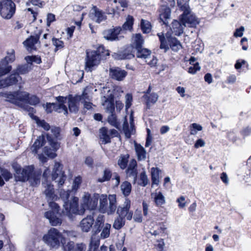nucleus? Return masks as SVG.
<instances>
[{
  "label": "nucleus",
  "instance_id": "nucleus-1",
  "mask_svg": "<svg viewBox=\"0 0 251 251\" xmlns=\"http://www.w3.org/2000/svg\"><path fill=\"white\" fill-rule=\"evenodd\" d=\"M36 123L39 126H41L45 130H50V132L47 133L46 136L42 135L38 137L30 148L31 152L36 154L38 150L44 146V153L49 157L53 158L56 156L55 151L60 147L59 143L54 140V138L58 137L60 129L55 126L50 127L49 124L44 120L37 119Z\"/></svg>",
  "mask_w": 251,
  "mask_h": 251
},
{
  "label": "nucleus",
  "instance_id": "nucleus-2",
  "mask_svg": "<svg viewBox=\"0 0 251 251\" xmlns=\"http://www.w3.org/2000/svg\"><path fill=\"white\" fill-rule=\"evenodd\" d=\"M43 185L44 188V193L49 202V206L52 209V210L46 212L44 216L49 220L51 226L60 225L62 223V220L56 215L59 211V206L57 203L52 201L57 199V196L54 194L53 185L48 181H44Z\"/></svg>",
  "mask_w": 251,
  "mask_h": 251
},
{
  "label": "nucleus",
  "instance_id": "nucleus-3",
  "mask_svg": "<svg viewBox=\"0 0 251 251\" xmlns=\"http://www.w3.org/2000/svg\"><path fill=\"white\" fill-rule=\"evenodd\" d=\"M60 198L64 201L63 210L64 215L67 216L72 221L74 220L76 215H82L84 214V208H78V199L77 197H70V191L61 190Z\"/></svg>",
  "mask_w": 251,
  "mask_h": 251
},
{
  "label": "nucleus",
  "instance_id": "nucleus-4",
  "mask_svg": "<svg viewBox=\"0 0 251 251\" xmlns=\"http://www.w3.org/2000/svg\"><path fill=\"white\" fill-rule=\"evenodd\" d=\"M14 175L16 181L25 182L28 181L32 186H36L40 183L41 170H34L33 166H27L23 168L16 167Z\"/></svg>",
  "mask_w": 251,
  "mask_h": 251
},
{
  "label": "nucleus",
  "instance_id": "nucleus-5",
  "mask_svg": "<svg viewBox=\"0 0 251 251\" xmlns=\"http://www.w3.org/2000/svg\"><path fill=\"white\" fill-rule=\"evenodd\" d=\"M2 96L6 98V100L21 107L25 103L35 105L39 102V99L36 96L29 97L28 93L24 91L2 93Z\"/></svg>",
  "mask_w": 251,
  "mask_h": 251
},
{
  "label": "nucleus",
  "instance_id": "nucleus-6",
  "mask_svg": "<svg viewBox=\"0 0 251 251\" xmlns=\"http://www.w3.org/2000/svg\"><path fill=\"white\" fill-rule=\"evenodd\" d=\"M180 22L174 20V34L176 36H180L182 34L184 26L195 27L199 24L197 19L190 9L183 12L180 16Z\"/></svg>",
  "mask_w": 251,
  "mask_h": 251
},
{
  "label": "nucleus",
  "instance_id": "nucleus-7",
  "mask_svg": "<svg viewBox=\"0 0 251 251\" xmlns=\"http://www.w3.org/2000/svg\"><path fill=\"white\" fill-rule=\"evenodd\" d=\"M44 242L50 248L57 249L66 244L65 237L55 228L51 227L43 237Z\"/></svg>",
  "mask_w": 251,
  "mask_h": 251
},
{
  "label": "nucleus",
  "instance_id": "nucleus-8",
  "mask_svg": "<svg viewBox=\"0 0 251 251\" xmlns=\"http://www.w3.org/2000/svg\"><path fill=\"white\" fill-rule=\"evenodd\" d=\"M116 208V198L115 195H109L108 199L106 195H102L100 197L99 210L101 213L112 214L114 213Z\"/></svg>",
  "mask_w": 251,
  "mask_h": 251
},
{
  "label": "nucleus",
  "instance_id": "nucleus-9",
  "mask_svg": "<svg viewBox=\"0 0 251 251\" xmlns=\"http://www.w3.org/2000/svg\"><path fill=\"white\" fill-rule=\"evenodd\" d=\"M110 55L108 50H106L103 45L98 47L96 50L86 51V61L85 63H97L106 59Z\"/></svg>",
  "mask_w": 251,
  "mask_h": 251
},
{
  "label": "nucleus",
  "instance_id": "nucleus-10",
  "mask_svg": "<svg viewBox=\"0 0 251 251\" xmlns=\"http://www.w3.org/2000/svg\"><path fill=\"white\" fill-rule=\"evenodd\" d=\"M101 102L107 111L114 110L113 91L108 87H103L101 91Z\"/></svg>",
  "mask_w": 251,
  "mask_h": 251
},
{
  "label": "nucleus",
  "instance_id": "nucleus-11",
  "mask_svg": "<svg viewBox=\"0 0 251 251\" xmlns=\"http://www.w3.org/2000/svg\"><path fill=\"white\" fill-rule=\"evenodd\" d=\"M16 5L12 0H2L0 2V14L5 19H11L15 13Z\"/></svg>",
  "mask_w": 251,
  "mask_h": 251
},
{
  "label": "nucleus",
  "instance_id": "nucleus-12",
  "mask_svg": "<svg viewBox=\"0 0 251 251\" xmlns=\"http://www.w3.org/2000/svg\"><path fill=\"white\" fill-rule=\"evenodd\" d=\"M56 103H47L46 106V110L47 113H51L53 110L58 112L63 113L64 115L68 114V109L64 104L66 98L59 96L56 98Z\"/></svg>",
  "mask_w": 251,
  "mask_h": 251
},
{
  "label": "nucleus",
  "instance_id": "nucleus-13",
  "mask_svg": "<svg viewBox=\"0 0 251 251\" xmlns=\"http://www.w3.org/2000/svg\"><path fill=\"white\" fill-rule=\"evenodd\" d=\"M170 30L166 33V37L162 33H161V34L159 33H157V36L160 42V48L161 49H164L165 52L169 50V46L171 49H173V31L170 26Z\"/></svg>",
  "mask_w": 251,
  "mask_h": 251
},
{
  "label": "nucleus",
  "instance_id": "nucleus-14",
  "mask_svg": "<svg viewBox=\"0 0 251 251\" xmlns=\"http://www.w3.org/2000/svg\"><path fill=\"white\" fill-rule=\"evenodd\" d=\"M130 208V201L126 199L123 205L119 206L117 208V214L123 218H126L127 220L130 221L133 216V212L129 210Z\"/></svg>",
  "mask_w": 251,
  "mask_h": 251
},
{
  "label": "nucleus",
  "instance_id": "nucleus-15",
  "mask_svg": "<svg viewBox=\"0 0 251 251\" xmlns=\"http://www.w3.org/2000/svg\"><path fill=\"white\" fill-rule=\"evenodd\" d=\"M62 169L61 165L58 162H55L51 174L52 180H55L59 185L63 184L66 178Z\"/></svg>",
  "mask_w": 251,
  "mask_h": 251
},
{
  "label": "nucleus",
  "instance_id": "nucleus-16",
  "mask_svg": "<svg viewBox=\"0 0 251 251\" xmlns=\"http://www.w3.org/2000/svg\"><path fill=\"white\" fill-rule=\"evenodd\" d=\"M82 203L80 209L87 208L93 210L95 208L98 204V195L94 196L91 198L90 195L88 193H85L82 196Z\"/></svg>",
  "mask_w": 251,
  "mask_h": 251
},
{
  "label": "nucleus",
  "instance_id": "nucleus-17",
  "mask_svg": "<svg viewBox=\"0 0 251 251\" xmlns=\"http://www.w3.org/2000/svg\"><path fill=\"white\" fill-rule=\"evenodd\" d=\"M89 17L97 24H100L107 19L105 13L96 6L92 7V11L89 13Z\"/></svg>",
  "mask_w": 251,
  "mask_h": 251
},
{
  "label": "nucleus",
  "instance_id": "nucleus-18",
  "mask_svg": "<svg viewBox=\"0 0 251 251\" xmlns=\"http://www.w3.org/2000/svg\"><path fill=\"white\" fill-rule=\"evenodd\" d=\"M95 219L91 215L87 216L79 222L78 226L82 232H88L94 224Z\"/></svg>",
  "mask_w": 251,
  "mask_h": 251
},
{
  "label": "nucleus",
  "instance_id": "nucleus-19",
  "mask_svg": "<svg viewBox=\"0 0 251 251\" xmlns=\"http://www.w3.org/2000/svg\"><path fill=\"white\" fill-rule=\"evenodd\" d=\"M66 98L65 103L67 101L68 108L71 112L76 113L78 110L79 102L80 101V97L75 96L73 97L72 95H69Z\"/></svg>",
  "mask_w": 251,
  "mask_h": 251
},
{
  "label": "nucleus",
  "instance_id": "nucleus-20",
  "mask_svg": "<svg viewBox=\"0 0 251 251\" xmlns=\"http://www.w3.org/2000/svg\"><path fill=\"white\" fill-rule=\"evenodd\" d=\"M122 31L120 26H116L113 28L105 30L102 32L103 37L107 40L114 41L118 40V35Z\"/></svg>",
  "mask_w": 251,
  "mask_h": 251
},
{
  "label": "nucleus",
  "instance_id": "nucleus-21",
  "mask_svg": "<svg viewBox=\"0 0 251 251\" xmlns=\"http://www.w3.org/2000/svg\"><path fill=\"white\" fill-rule=\"evenodd\" d=\"M21 80L22 77L19 74L16 73L11 74L5 79L0 80V88L16 84L19 81Z\"/></svg>",
  "mask_w": 251,
  "mask_h": 251
},
{
  "label": "nucleus",
  "instance_id": "nucleus-22",
  "mask_svg": "<svg viewBox=\"0 0 251 251\" xmlns=\"http://www.w3.org/2000/svg\"><path fill=\"white\" fill-rule=\"evenodd\" d=\"M111 77L118 81H122L127 75V73L120 68H111L109 70Z\"/></svg>",
  "mask_w": 251,
  "mask_h": 251
},
{
  "label": "nucleus",
  "instance_id": "nucleus-23",
  "mask_svg": "<svg viewBox=\"0 0 251 251\" xmlns=\"http://www.w3.org/2000/svg\"><path fill=\"white\" fill-rule=\"evenodd\" d=\"M64 251H84L86 246L83 243L75 244L73 241H69L63 244Z\"/></svg>",
  "mask_w": 251,
  "mask_h": 251
},
{
  "label": "nucleus",
  "instance_id": "nucleus-24",
  "mask_svg": "<svg viewBox=\"0 0 251 251\" xmlns=\"http://www.w3.org/2000/svg\"><path fill=\"white\" fill-rule=\"evenodd\" d=\"M112 57L116 60H120L132 58L134 57V55L128 50H124L118 52H114L112 54Z\"/></svg>",
  "mask_w": 251,
  "mask_h": 251
},
{
  "label": "nucleus",
  "instance_id": "nucleus-25",
  "mask_svg": "<svg viewBox=\"0 0 251 251\" xmlns=\"http://www.w3.org/2000/svg\"><path fill=\"white\" fill-rule=\"evenodd\" d=\"M161 171L157 168H152L151 169V186L153 185H158L160 182V174Z\"/></svg>",
  "mask_w": 251,
  "mask_h": 251
},
{
  "label": "nucleus",
  "instance_id": "nucleus-26",
  "mask_svg": "<svg viewBox=\"0 0 251 251\" xmlns=\"http://www.w3.org/2000/svg\"><path fill=\"white\" fill-rule=\"evenodd\" d=\"M171 13V9L169 7L163 6L162 8V12L160 14V19L163 24L166 25L168 24L167 20L170 19Z\"/></svg>",
  "mask_w": 251,
  "mask_h": 251
},
{
  "label": "nucleus",
  "instance_id": "nucleus-27",
  "mask_svg": "<svg viewBox=\"0 0 251 251\" xmlns=\"http://www.w3.org/2000/svg\"><path fill=\"white\" fill-rule=\"evenodd\" d=\"M135 150L139 160H145L146 158V151L145 149L140 144L135 143Z\"/></svg>",
  "mask_w": 251,
  "mask_h": 251
},
{
  "label": "nucleus",
  "instance_id": "nucleus-28",
  "mask_svg": "<svg viewBox=\"0 0 251 251\" xmlns=\"http://www.w3.org/2000/svg\"><path fill=\"white\" fill-rule=\"evenodd\" d=\"M97 233H93L91 236V242L90 243V250H93L94 251H100L98 250L100 245V238L97 236Z\"/></svg>",
  "mask_w": 251,
  "mask_h": 251
},
{
  "label": "nucleus",
  "instance_id": "nucleus-29",
  "mask_svg": "<svg viewBox=\"0 0 251 251\" xmlns=\"http://www.w3.org/2000/svg\"><path fill=\"white\" fill-rule=\"evenodd\" d=\"M104 222L103 215H100L97 218L96 221L94 222V231L95 233H98L100 232L102 226H104Z\"/></svg>",
  "mask_w": 251,
  "mask_h": 251
},
{
  "label": "nucleus",
  "instance_id": "nucleus-30",
  "mask_svg": "<svg viewBox=\"0 0 251 251\" xmlns=\"http://www.w3.org/2000/svg\"><path fill=\"white\" fill-rule=\"evenodd\" d=\"M12 175L7 170L0 168V186H2L4 185V179L8 181L12 178Z\"/></svg>",
  "mask_w": 251,
  "mask_h": 251
},
{
  "label": "nucleus",
  "instance_id": "nucleus-31",
  "mask_svg": "<svg viewBox=\"0 0 251 251\" xmlns=\"http://www.w3.org/2000/svg\"><path fill=\"white\" fill-rule=\"evenodd\" d=\"M39 39V36H30L29 38L26 39L23 42V44L28 48L32 49L34 45L38 42Z\"/></svg>",
  "mask_w": 251,
  "mask_h": 251
},
{
  "label": "nucleus",
  "instance_id": "nucleus-32",
  "mask_svg": "<svg viewBox=\"0 0 251 251\" xmlns=\"http://www.w3.org/2000/svg\"><path fill=\"white\" fill-rule=\"evenodd\" d=\"M137 52L136 55L137 58L146 59L150 56L151 51L147 49L143 48L136 49Z\"/></svg>",
  "mask_w": 251,
  "mask_h": 251
},
{
  "label": "nucleus",
  "instance_id": "nucleus-33",
  "mask_svg": "<svg viewBox=\"0 0 251 251\" xmlns=\"http://www.w3.org/2000/svg\"><path fill=\"white\" fill-rule=\"evenodd\" d=\"M32 64H22L18 65L16 70V74L24 75L27 73L31 70Z\"/></svg>",
  "mask_w": 251,
  "mask_h": 251
},
{
  "label": "nucleus",
  "instance_id": "nucleus-34",
  "mask_svg": "<svg viewBox=\"0 0 251 251\" xmlns=\"http://www.w3.org/2000/svg\"><path fill=\"white\" fill-rule=\"evenodd\" d=\"M112 176L111 171L108 168H105L102 173V176H100L98 179L99 182H103L109 181Z\"/></svg>",
  "mask_w": 251,
  "mask_h": 251
},
{
  "label": "nucleus",
  "instance_id": "nucleus-35",
  "mask_svg": "<svg viewBox=\"0 0 251 251\" xmlns=\"http://www.w3.org/2000/svg\"><path fill=\"white\" fill-rule=\"evenodd\" d=\"M121 190L125 196H128L131 190V185L128 181H124L121 185Z\"/></svg>",
  "mask_w": 251,
  "mask_h": 251
},
{
  "label": "nucleus",
  "instance_id": "nucleus-36",
  "mask_svg": "<svg viewBox=\"0 0 251 251\" xmlns=\"http://www.w3.org/2000/svg\"><path fill=\"white\" fill-rule=\"evenodd\" d=\"M146 100V103L147 106L155 103L158 100V95L154 93H151L149 95L145 94L144 96Z\"/></svg>",
  "mask_w": 251,
  "mask_h": 251
},
{
  "label": "nucleus",
  "instance_id": "nucleus-37",
  "mask_svg": "<svg viewBox=\"0 0 251 251\" xmlns=\"http://www.w3.org/2000/svg\"><path fill=\"white\" fill-rule=\"evenodd\" d=\"M100 138L102 139L104 143H107L110 142V138L109 136V131L105 127H102L100 130Z\"/></svg>",
  "mask_w": 251,
  "mask_h": 251
},
{
  "label": "nucleus",
  "instance_id": "nucleus-38",
  "mask_svg": "<svg viewBox=\"0 0 251 251\" xmlns=\"http://www.w3.org/2000/svg\"><path fill=\"white\" fill-rule=\"evenodd\" d=\"M125 224V219L118 215V216L115 218L114 220L113 224V227L116 229H120L123 227Z\"/></svg>",
  "mask_w": 251,
  "mask_h": 251
},
{
  "label": "nucleus",
  "instance_id": "nucleus-39",
  "mask_svg": "<svg viewBox=\"0 0 251 251\" xmlns=\"http://www.w3.org/2000/svg\"><path fill=\"white\" fill-rule=\"evenodd\" d=\"M134 22V18L132 16L128 15L126 19V21L125 23L123 24L122 29L123 28V30H130L132 28V25H133Z\"/></svg>",
  "mask_w": 251,
  "mask_h": 251
},
{
  "label": "nucleus",
  "instance_id": "nucleus-40",
  "mask_svg": "<svg viewBox=\"0 0 251 251\" xmlns=\"http://www.w3.org/2000/svg\"><path fill=\"white\" fill-rule=\"evenodd\" d=\"M140 26L142 31L144 33H148L151 31V23L144 19H142L140 23Z\"/></svg>",
  "mask_w": 251,
  "mask_h": 251
},
{
  "label": "nucleus",
  "instance_id": "nucleus-41",
  "mask_svg": "<svg viewBox=\"0 0 251 251\" xmlns=\"http://www.w3.org/2000/svg\"><path fill=\"white\" fill-rule=\"evenodd\" d=\"M188 1L189 0H177V6L179 10L184 12L190 9Z\"/></svg>",
  "mask_w": 251,
  "mask_h": 251
},
{
  "label": "nucleus",
  "instance_id": "nucleus-42",
  "mask_svg": "<svg viewBox=\"0 0 251 251\" xmlns=\"http://www.w3.org/2000/svg\"><path fill=\"white\" fill-rule=\"evenodd\" d=\"M128 157V154L122 155L120 156L118 164L122 169H124L126 167Z\"/></svg>",
  "mask_w": 251,
  "mask_h": 251
},
{
  "label": "nucleus",
  "instance_id": "nucleus-43",
  "mask_svg": "<svg viewBox=\"0 0 251 251\" xmlns=\"http://www.w3.org/2000/svg\"><path fill=\"white\" fill-rule=\"evenodd\" d=\"M15 59V51L12 49L10 51L7 52V55L1 60L0 63L13 62Z\"/></svg>",
  "mask_w": 251,
  "mask_h": 251
},
{
  "label": "nucleus",
  "instance_id": "nucleus-44",
  "mask_svg": "<svg viewBox=\"0 0 251 251\" xmlns=\"http://www.w3.org/2000/svg\"><path fill=\"white\" fill-rule=\"evenodd\" d=\"M144 43V39L143 37L140 33L135 34L134 44L135 46V49H141L142 47V45Z\"/></svg>",
  "mask_w": 251,
  "mask_h": 251
},
{
  "label": "nucleus",
  "instance_id": "nucleus-45",
  "mask_svg": "<svg viewBox=\"0 0 251 251\" xmlns=\"http://www.w3.org/2000/svg\"><path fill=\"white\" fill-rule=\"evenodd\" d=\"M111 228V225L109 224H106L104 225V226L102 229L100 233V237L103 239L107 238L109 236L110 230Z\"/></svg>",
  "mask_w": 251,
  "mask_h": 251
},
{
  "label": "nucleus",
  "instance_id": "nucleus-46",
  "mask_svg": "<svg viewBox=\"0 0 251 251\" xmlns=\"http://www.w3.org/2000/svg\"><path fill=\"white\" fill-rule=\"evenodd\" d=\"M25 60L26 63H41L42 60L40 56L38 55H28L25 57Z\"/></svg>",
  "mask_w": 251,
  "mask_h": 251
},
{
  "label": "nucleus",
  "instance_id": "nucleus-47",
  "mask_svg": "<svg viewBox=\"0 0 251 251\" xmlns=\"http://www.w3.org/2000/svg\"><path fill=\"white\" fill-rule=\"evenodd\" d=\"M113 111H108L110 115L108 117V122L112 126L117 128L118 126V123L117 121V118L115 114H113Z\"/></svg>",
  "mask_w": 251,
  "mask_h": 251
},
{
  "label": "nucleus",
  "instance_id": "nucleus-48",
  "mask_svg": "<svg viewBox=\"0 0 251 251\" xmlns=\"http://www.w3.org/2000/svg\"><path fill=\"white\" fill-rule=\"evenodd\" d=\"M139 184L142 186H146L149 183V180L145 171L142 172L140 175Z\"/></svg>",
  "mask_w": 251,
  "mask_h": 251
},
{
  "label": "nucleus",
  "instance_id": "nucleus-49",
  "mask_svg": "<svg viewBox=\"0 0 251 251\" xmlns=\"http://www.w3.org/2000/svg\"><path fill=\"white\" fill-rule=\"evenodd\" d=\"M11 69L12 67L8 64H0V76L7 74Z\"/></svg>",
  "mask_w": 251,
  "mask_h": 251
},
{
  "label": "nucleus",
  "instance_id": "nucleus-50",
  "mask_svg": "<svg viewBox=\"0 0 251 251\" xmlns=\"http://www.w3.org/2000/svg\"><path fill=\"white\" fill-rule=\"evenodd\" d=\"M154 201L157 205H161L165 203V198L161 192H159L155 196Z\"/></svg>",
  "mask_w": 251,
  "mask_h": 251
},
{
  "label": "nucleus",
  "instance_id": "nucleus-51",
  "mask_svg": "<svg viewBox=\"0 0 251 251\" xmlns=\"http://www.w3.org/2000/svg\"><path fill=\"white\" fill-rule=\"evenodd\" d=\"M182 51V47L180 42L175 37H174V52Z\"/></svg>",
  "mask_w": 251,
  "mask_h": 251
},
{
  "label": "nucleus",
  "instance_id": "nucleus-52",
  "mask_svg": "<svg viewBox=\"0 0 251 251\" xmlns=\"http://www.w3.org/2000/svg\"><path fill=\"white\" fill-rule=\"evenodd\" d=\"M82 179L81 177L80 176H77L75 178L74 180L73 185H72V189L73 190L76 191L79 187L80 184L81 183Z\"/></svg>",
  "mask_w": 251,
  "mask_h": 251
},
{
  "label": "nucleus",
  "instance_id": "nucleus-53",
  "mask_svg": "<svg viewBox=\"0 0 251 251\" xmlns=\"http://www.w3.org/2000/svg\"><path fill=\"white\" fill-rule=\"evenodd\" d=\"M52 41L53 45L56 47L55 51L63 47L64 43L63 41L55 38H53Z\"/></svg>",
  "mask_w": 251,
  "mask_h": 251
},
{
  "label": "nucleus",
  "instance_id": "nucleus-54",
  "mask_svg": "<svg viewBox=\"0 0 251 251\" xmlns=\"http://www.w3.org/2000/svg\"><path fill=\"white\" fill-rule=\"evenodd\" d=\"M199 64H192V66L188 68V72L191 74H195L197 71H200L201 67Z\"/></svg>",
  "mask_w": 251,
  "mask_h": 251
},
{
  "label": "nucleus",
  "instance_id": "nucleus-55",
  "mask_svg": "<svg viewBox=\"0 0 251 251\" xmlns=\"http://www.w3.org/2000/svg\"><path fill=\"white\" fill-rule=\"evenodd\" d=\"M80 97V100H82V102H85L86 101H90L91 100V97L90 96L88 93L86 92V88H85L81 96H79Z\"/></svg>",
  "mask_w": 251,
  "mask_h": 251
},
{
  "label": "nucleus",
  "instance_id": "nucleus-56",
  "mask_svg": "<svg viewBox=\"0 0 251 251\" xmlns=\"http://www.w3.org/2000/svg\"><path fill=\"white\" fill-rule=\"evenodd\" d=\"M176 202L178 203V207L180 208H183L186 206L185 198L184 196H181L176 200Z\"/></svg>",
  "mask_w": 251,
  "mask_h": 251
},
{
  "label": "nucleus",
  "instance_id": "nucleus-57",
  "mask_svg": "<svg viewBox=\"0 0 251 251\" xmlns=\"http://www.w3.org/2000/svg\"><path fill=\"white\" fill-rule=\"evenodd\" d=\"M126 109L129 108L131 105V102L132 100V95L129 94H127L126 95Z\"/></svg>",
  "mask_w": 251,
  "mask_h": 251
},
{
  "label": "nucleus",
  "instance_id": "nucleus-58",
  "mask_svg": "<svg viewBox=\"0 0 251 251\" xmlns=\"http://www.w3.org/2000/svg\"><path fill=\"white\" fill-rule=\"evenodd\" d=\"M55 20V16L53 14L48 13L47 18V25L50 26L51 23Z\"/></svg>",
  "mask_w": 251,
  "mask_h": 251
},
{
  "label": "nucleus",
  "instance_id": "nucleus-59",
  "mask_svg": "<svg viewBox=\"0 0 251 251\" xmlns=\"http://www.w3.org/2000/svg\"><path fill=\"white\" fill-rule=\"evenodd\" d=\"M245 30V28L244 26H241L239 28H237L234 33V36L235 37H242L243 35V32Z\"/></svg>",
  "mask_w": 251,
  "mask_h": 251
},
{
  "label": "nucleus",
  "instance_id": "nucleus-60",
  "mask_svg": "<svg viewBox=\"0 0 251 251\" xmlns=\"http://www.w3.org/2000/svg\"><path fill=\"white\" fill-rule=\"evenodd\" d=\"M134 221L138 223L142 222V217L141 212L140 211H136L133 216Z\"/></svg>",
  "mask_w": 251,
  "mask_h": 251
},
{
  "label": "nucleus",
  "instance_id": "nucleus-61",
  "mask_svg": "<svg viewBox=\"0 0 251 251\" xmlns=\"http://www.w3.org/2000/svg\"><path fill=\"white\" fill-rule=\"evenodd\" d=\"M205 142L203 139H199L197 140L194 145V147L198 149L200 147H203L205 146Z\"/></svg>",
  "mask_w": 251,
  "mask_h": 251
},
{
  "label": "nucleus",
  "instance_id": "nucleus-62",
  "mask_svg": "<svg viewBox=\"0 0 251 251\" xmlns=\"http://www.w3.org/2000/svg\"><path fill=\"white\" fill-rule=\"evenodd\" d=\"M127 174L129 176H133L135 178L137 177V172L135 169L127 168Z\"/></svg>",
  "mask_w": 251,
  "mask_h": 251
},
{
  "label": "nucleus",
  "instance_id": "nucleus-63",
  "mask_svg": "<svg viewBox=\"0 0 251 251\" xmlns=\"http://www.w3.org/2000/svg\"><path fill=\"white\" fill-rule=\"evenodd\" d=\"M64 236H67L68 237H75L76 236V232L75 231H68V230H64L63 232Z\"/></svg>",
  "mask_w": 251,
  "mask_h": 251
},
{
  "label": "nucleus",
  "instance_id": "nucleus-64",
  "mask_svg": "<svg viewBox=\"0 0 251 251\" xmlns=\"http://www.w3.org/2000/svg\"><path fill=\"white\" fill-rule=\"evenodd\" d=\"M204 80L207 82L208 84H210L212 82V77L210 74L207 73L204 75Z\"/></svg>",
  "mask_w": 251,
  "mask_h": 251
}]
</instances>
